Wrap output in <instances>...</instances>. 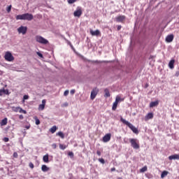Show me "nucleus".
Listing matches in <instances>:
<instances>
[{"instance_id":"1","label":"nucleus","mask_w":179,"mask_h":179,"mask_svg":"<svg viewBox=\"0 0 179 179\" xmlns=\"http://www.w3.org/2000/svg\"><path fill=\"white\" fill-rule=\"evenodd\" d=\"M34 17L32 15V14L30 13H24L22 15H18L15 17L16 20H33Z\"/></svg>"},{"instance_id":"2","label":"nucleus","mask_w":179,"mask_h":179,"mask_svg":"<svg viewBox=\"0 0 179 179\" xmlns=\"http://www.w3.org/2000/svg\"><path fill=\"white\" fill-rule=\"evenodd\" d=\"M120 121L121 122H122V124H124V125H127V127H129V128L132 130L134 134H139L138 129L135 127V126H133V124H131L129 122L127 121L125 119L122 117L120 118Z\"/></svg>"},{"instance_id":"3","label":"nucleus","mask_w":179,"mask_h":179,"mask_svg":"<svg viewBox=\"0 0 179 179\" xmlns=\"http://www.w3.org/2000/svg\"><path fill=\"white\" fill-rule=\"evenodd\" d=\"M130 143H131V148H133V149H139V148H141V145L139 144V141L136 138H129V139Z\"/></svg>"},{"instance_id":"4","label":"nucleus","mask_w":179,"mask_h":179,"mask_svg":"<svg viewBox=\"0 0 179 179\" xmlns=\"http://www.w3.org/2000/svg\"><path fill=\"white\" fill-rule=\"evenodd\" d=\"M4 59L8 62H12V61L15 60V57H13V55H12V53L10 52H6L4 55Z\"/></svg>"},{"instance_id":"5","label":"nucleus","mask_w":179,"mask_h":179,"mask_svg":"<svg viewBox=\"0 0 179 179\" xmlns=\"http://www.w3.org/2000/svg\"><path fill=\"white\" fill-rule=\"evenodd\" d=\"M36 40L37 43H40V44H48V40L43 38L41 36H36Z\"/></svg>"},{"instance_id":"6","label":"nucleus","mask_w":179,"mask_h":179,"mask_svg":"<svg viewBox=\"0 0 179 179\" xmlns=\"http://www.w3.org/2000/svg\"><path fill=\"white\" fill-rule=\"evenodd\" d=\"M11 109L13 111H14V113H20L22 114H27V111L23 110V108H20V106L18 107L12 106Z\"/></svg>"},{"instance_id":"7","label":"nucleus","mask_w":179,"mask_h":179,"mask_svg":"<svg viewBox=\"0 0 179 179\" xmlns=\"http://www.w3.org/2000/svg\"><path fill=\"white\" fill-rule=\"evenodd\" d=\"M97 94H99V88L94 87L91 92V95H90L91 100H94Z\"/></svg>"},{"instance_id":"8","label":"nucleus","mask_w":179,"mask_h":179,"mask_svg":"<svg viewBox=\"0 0 179 179\" xmlns=\"http://www.w3.org/2000/svg\"><path fill=\"white\" fill-rule=\"evenodd\" d=\"M82 13H83L82 8L78 7L76 10L74 11L73 15L75 17H80V16H82Z\"/></svg>"},{"instance_id":"9","label":"nucleus","mask_w":179,"mask_h":179,"mask_svg":"<svg viewBox=\"0 0 179 179\" xmlns=\"http://www.w3.org/2000/svg\"><path fill=\"white\" fill-rule=\"evenodd\" d=\"M17 31L19 33V34H26V33H27V27H23L21 26L19 28H17Z\"/></svg>"},{"instance_id":"10","label":"nucleus","mask_w":179,"mask_h":179,"mask_svg":"<svg viewBox=\"0 0 179 179\" xmlns=\"http://www.w3.org/2000/svg\"><path fill=\"white\" fill-rule=\"evenodd\" d=\"M111 139V134H107L103 137V142H110Z\"/></svg>"},{"instance_id":"11","label":"nucleus","mask_w":179,"mask_h":179,"mask_svg":"<svg viewBox=\"0 0 179 179\" xmlns=\"http://www.w3.org/2000/svg\"><path fill=\"white\" fill-rule=\"evenodd\" d=\"M90 33L92 36H100L101 34V33L100 32V30H99V29H96L95 31H93L92 29H90Z\"/></svg>"},{"instance_id":"12","label":"nucleus","mask_w":179,"mask_h":179,"mask_svg":"<svg viewBox=\"0 0 179 179\" xmlns=\"http://www.w3.org/2000/svg\"><path fill=\"white\" fill-rule=\"evenodd\" d=\"M126 17L125 15H119L116 17V22L122 23L124 21Z\"/></svg>"},{"instance_id":"13","label":"nucleus","mask_w":179,"mask_h":179,"mask_svg":"<svg viewBox=\"0 0 179 179\" xmlns=\"http://www.w3.org/2000/svg\"><path fill=\"white\" fill-rule=\"evenodd\" d=\"M173 40H174V35L173 34L168 35L166 38V43H171Z\"/></svg>"},{"instance_id":"14","label":"nucleus","mask_w":179,"mask_h":179,"mask_svg":"<svg viewBox=\"0 0 179 179\" xmlns=\"http://www.w3.org/2000/svg\"><path fill=\"white\" fill-rule=\"evenodd\" d=\"M170 160H179V155L175 154L169 157Z\"/></svg>"},{"instance_id":"15","label":"nucleus","mask_w":179,"mask_h":179,"mask_svg":"<svg viewBox=\"0 0 179 179\" xmlns=\"http://www.w3.org/2000/svg\"><path fill=\"white\" fill-rule=\"evenodd\" d=\"M159 106V101H152L150 103V107L153 108V107H157Z\"/></svg>"},{"instance_id":"16","label":"nucleus","mask_w":179,"mask_h":179,"mask_svg":"<svg viewBox=\"0 0 179 179\" xmlns=\"http://www.w3.org/2000/svg\"><path fill=\"white\" fill-rule=\"evenodd\" d=\"M153 113H149L145 117V120L148 121V120H152L153 119Z\"/></svg>"},{"instance_id":"17","label":"nucleus","mask_w":179,"mask_h":179,"mask_svg":"<svg viewBox=\"0 0 179 179\" xmlns=\"http://www.w3.org/2000/svg\"><path fill=\"white\" fill-rule=\"evenodd\" d=\"M176 62V60L171 59L169 63V66L170 69H174V63Z\"/></svg>"},{"instance_id":"18","label":"nucleus","mask_w":179,"mask_h":179,"mask_svg":"<svg viewBox=\"0 0 179 179\" xmlns=\"http://www.w3.org/2000/svg\"><path fill=\"white\" fill-rule=\"evenodd\" d=\"M125 100L124 98H122L120 95H117L115 98V101L117 103H120V101H124Z\"/></svg>"},{"instance_id":"19","label":"nucleus","mask_w":179,"mask_h":179,"mask_svg":"<svg viewBox=\"0 0 179 179\" xmlns=\"http://www.w3.org/2000/svg\"><path fill=\"white\" fill-rule=\"evenodd\" d=\"M43 160L44 163H49L50 162L48 154H46L45 155L43 156Z\"/></svg>"},{"instance_id":"20","label":"nucleus","mask_w":179,"mask_h":179,"mask_svg":"<svg viewBox=\"0 0 179 179\" xmlns=\"http://www.w3.org/2000/svg\"><path fill=\"white\" fill-rule=\"evenodd\" d=\"M41 170H42V171L45 173L50 170V168H48L47 165H42Z\"/></svg>"},{"instance_id":"21","label":"nucleus","mask_w":179,"mask_h":179,"mask_svg":"<svg viewBox=\"0 0 179 179\" xmlns=\"http://www.w3.org/2000/svg\"><path fill=\"white\" fill-rule=\"evenodd\" d=\"M168 175H169V171H163L161 174V178H164V177H167Z\"/></svg>"},{"instance_id":"22","label":"nucleus","mask_w":179,"mask_h":179,"mask_svg":"<svg viewBox=\"0 0 179 179\" xmlns=\"http://www.w3.org/2000/svg\"><path fill=\"white\" fill-rule=\"evenodd\" d=\"M104 97H110V91L108 90V89L106 88L104 90Z\"/></svg>"},{"instance_id":"23","label":"nucleus","mask_w":179,"mask_h":179,"mask_svg":"<svg viewBox=\"0 0 179 179\" xmlns=\"http://www.w3.org/2000/svg\"><path fill=\"white\" fill-rule=\"evenodd\" d=\"M6 124H8V118L5 117L1 120V127H3V125H6Z\"/></svg>"},{"instance_id":"24","label":"nucleus","mask_w":179,"mask_h":179,"mask_svg":"<svg viewBox=\"0 0 179 179\" xmlns=\"http://www.w3.org/2000/svg\"><path fill=\"white\" fill-rule=\"evenodd\" d=\"M118 106V102L115 101L113 103V106H112V110L113 111H115L117 110V107Z\"/></svg>"},{"instance_id":"25","label":"nucleus","mask_w":179,"mask_h":179,"mask_svg":"<svg viewBox=\"0 0 179 179\" xmlns=\"http://www.w3.org/2000/svg\"><path fill=\"white\" fill-rule=\"evenodd\" d=\"M57 131V126L55 125L53 127H52L50 129V132H51V134H55V132Z\"/></svg>"},{"instance_id":"26","label":"nucleus","mask_w":179,"mask_h":179,"mask_svg":"<svg viewBox=\"0 0 179 179\" xmlns=\"http://www.w3.org/2000/svg\"><path fill=\"white\" fill-rule=\"evenodd\" d=\"M57 135H58V136H59L60 138H62V139H64V138H65V135L64 134V133L62 131H59Z\"/></svg>"},{"instance_id":"27","label":"nucleus","mask_w":179,"mask_h":179,"mask_svg":"<svg viewBox=\"0 0 179 179\" xmlns=\"http://www.w3.org/2000/svg\"><path fill=\"white\" fill-rule=\"evenodd\" d=\"M145 171H148V166H146L140 169V173H145Z\"/></svg>"},{"instance_id":"28","label":"nucleus","mask_w":179,"mask_h":179,"mask_svg":"<svg viewBox=\"0 0 179 179\" xmlns=\"http://www.w3.org/2000/svg\"><path fill=\"white\" fill-rule=\"evenodd\" d=\"M59 149H61L62 150H65V148H66V145H63V144H59Z\"/></svg>"},{"instance_id":"29","label":"nucleus","mask_w":179,"mask_h":179,"mask_svg":"<svg viewBox=\"0 0 179 179\" xmlns=\"http://www.w3.org/2000/svg\"><path fill=\"white\" fill-rule=\"evenodd\" d=\"M10 10H12V5L8 6L6 8V11L8 13H10Z\"/></svg>"},{"instance_id":"30","label":"nucleus","mask_w":179,"mask_h":179,"mask_svg":"<svg viewBox=\"0 0 179 179\" xmlns=\"http://www.w3.org/2000/svg\"><path fill=\"white\" fill-rule=\"evenodd\" d=\"M1 90L3 92V94H9V90H8L2 89Z\"/></svg>"},{"instance_id":"31","label":"nucleus","mask_w":179,"mask_h":179,"mask_svg":"<svg viewBox=\"0 0 179 179\" xmlns=\"http://www.w3.org/2000/svg\"><path fill=\"white\" fill-rule=\"evenodd\" d=\"M44 108H45V105H44V104H40L39 105V107H38L39 110H44Z\"/></svg>"},{"instance_id":"32","label":"nucleus","mask_w":179,"mask_h":179,"mask_svg":"<svg viewBox=\"0 0 179 179\" xmlns=\"http://www.w3.org/2000/svg\"><path fill=\"white\" fill-rule=\"evenodd\" d=\"M35 121H36V125H40V120H38V118H37V117H34Z\"/></svg>"},{"instance_id":"33","label":"nucleus","mask_w":179,"mask_h":179,"mask_svg":"<svg viewBox=\"0 0 179 179\" xmlns=\"http://www.w3.org/2000/svg\"><path fill=\"white\" fill-rule=\"evenodd\" d=\"M98 160L100 163H101V164H104V163H106V161H104V159L103 158H99Z\"/></svg>"},{"instance_id":"34","label":"nucleus","mask_w":179,"mask_h":179,"mask_svg":"<svg viewBox=\"0 0 179 179\" xmlns=\"http://www.w3.org/2000/svg\"><path fill=\"white\" fill-rule=\"evenodd\" d=\"M77 0H68V3L70 4L75 3Z\"/></svg>"},{"instance_id":"35","label":"nucleus","mask_w":179,"mask_h":179,"mask_svg":"<svg viewBox=\"0 0 179 179\" xmlns=\"http://www.w3.org/2000/svg\"><path fill=\"white\" fill-rule=\"evenodd\" d=\"M29 166L30 169H34V164L32 162H30L29 164Z\"/></svg>"},{"instance_id":"36","label":"nucleus","mask_w":179,"mask_h":179,"mask_svg":"<svg viewBox=\"0 0 179 179\" xmlns=\"http://www.w3.org/2000/svg\"><path fill=\"white\" fill-rule=\"evenodd\" d=\"M36 54L40 57V58H43V54L40 53V52H36Z\"/></svg>"},{"instance_id":"37","label":"nucleus","mask_w":179,"mask_h":179,"mask_svg":"<svg viewBox=\"0 0 179 179\" xmlns=\"http://www.w3.org/2000/svg\"><path fill=\"white\" fill-rule=\"evenodd\" d=\"M69 94V90H66L64 93V96H68Z\"/></svg>"},{"instance_id":"38","label":"nucleus","mask_w":179,"mask_h":179,"mask_svg":"<svg viewBox=\"0 0 179 179\" xmlns=\"http://www.w3.org/2000/svg\"><path fill=\"white\" fill-rule=\"evenodd\" d=\"M18 155H17V152H14L13 153V157H15V159H17V157H18Z\"/></svg>"},{"instance_id":"39","label":"nucleus","mask_w":179,"mask_h":179,"mask_svg":"<svg viewBox=\"0 0 179 179\" xmlns=\"http://www.w3.org/2000/svg\"><path fill=\"white\" fill-rule=\"evenodd\" d=\"M23 99L24 100H27L29 99V95H24Z\"/></svg>"},{"instance_id":"40","label":"nucleus","mask_w":179,"mask_h":179,"mask_svg":"<svg viewBox=\"0 0 179 179\" xmlns=\"http://www.w3.org/2000/svg\"><path fill=\"white\" fill-rule=\"evenodd\" d=\"M3 141L4 142H9V138H8V137L4 138Z\"/></svg>"},{"instance_id":"41","label":"nucleus","mask_w":179,"mask_h":179,"mask_svg":"<svg viewBox=\"0 0 179 179\" xmlns=\"http://www.w3.org/2000/svg\"><path fill=\"white\" fill-rule=\"evenodd\" d=\"M52 149H55L57 148V143L52 144Z\"/></svg>"},{"instance_id":"42","label":"nucleus","mask_w":179,"mask_h":179,"mask_svg":"<svg viewBox=\"0 0 179 179\" xmlns=\"http://www.w3.org/2000/svg\"><path fill=\"white\" fill-rule=\"evenodd\" d=\"M96 155H98V156H101V152H100V150H97Z\"/></svg>"},{"instance_id":"43","label":"nucleus","mask_w":179,"mask_h":179,"mask_svg":"<svg viewBox=\"0 0 179 179\" xmlns=\"http://www.w3.org/2000/svg\"><path fill=\"white\" fill-rule=\"evenodd\" d=\"M122 28V27L121 25H118L117 26V31H120V30H121Z\"/></svg>"},{"instance_id":"44","label":"nucleus","mask_w":179,"mask_h":179,"mask_svg":"<svg viewBox=\"0 0 179 179\" xmlns=\"http://www.w3.org/2000/svg\"><path fill=\"white\" fill-rule=\"evenodd\" d=\"M94 64H101V62L99 61V60H96L93 62Z\"/></svg>"},{"instance_id":"45","label":"nucleus","mask_w":179,"mask_h":179,"mask_svg":"<svg viewBox=\"0 0 179 179\" xmlns=\"http://www.w3.org/2000/svg\"><path fill=\"white\" fill-rule=\"evenodd\" d=\"M71 94H75V90H71L70 91Z\"/></svg>"},{"instance_id":"46","label":"nucleus","mask_w":179,"mask_h":179,"mask_svg":"<svg viewBox=\"0 0 179 179\" xmlns=\"http://www.w3.org/2000/svg\"><path fill=\"white\" fill-rule=\"evenodd\" d=\"M23 118H24V117H23V115H19V119L20 120H23Z\"/></svg>"},{"instance_id":"47","label":"nucleus","mask_w":179,"mask_h":179,"mask_svg":"<svg viewBox=\"0 0 179 179\" xmlns=\"http://www.w3.org/2000/svg\"><path fill=\"white\" fill-rule=\"evenodd\" d=\"M69 156H71L72 157H73V152H69Z\"/></svg>"},{"instance_id":"48","label":"nucleus","mask_w":179,"mask_h":179,"mask_svg":"<svg viewBox=\"0 0 179 179\" xmlns=\"http://www.w3.org/2000/svg\"><path fill=\"white\" fill-rule=\"evenodd\" d=\"M45 103H46L45 99H43L42 104H43V106H45Z\"/></svg>"},{"instance_id":"49","label":"nucleus","mask_w":179,"mask_h":179,"mask_svg":"<svg viewBox=\"0 0 179 179\" xmlns=\"http://www.w3.org/2000/svg\"><path fill=\"white\" fill-rule=\"evenodd\" d=\"M148 87H149V84H148V83H146V84L145 85V89H148Z\"/></svg>"},{"instance_id":"50","label":"nucleus","mask_w":179,"mask_h":179,"mask_svg":"<svg viewBox=\"0 0 179 179\" xmlns=\"http://www.w3.org/2000/svg\"><path fill=\"white\" fill-rule=\"evenodd\" d=\"M0 96H3V92L2 90H0Z\"/></svg>"},{"instance_id":"51","label":"nucleus","mask_w":179,"mask_h":179,"mask_svg":"<svg viewBox=\"0 0 179 179\" xmlns=\"http://www.w3.org/2000/svg\"><path fill=\"white\" fill-rule=\"evenodd\" d=\"M110 171H115V167L112 168V169H110Z\"/></svg>"},{"instance_id":"52","label":"nucleus","mask_w":179,"mask_h":179,"mask_svg":"<svg viewBox=\"0 0 179 179\" xmlns=\"http://www.w3.org/2000/svg\"><path fill=\"white\" fill-rule=\"evenodd\" d=\"M117 179H122V178H121V177H119V178H117Z\"/></svg>"},{"instance_id":"53","label":"nucleus","mask_w":179,"mask_h":179,"mask_svg":"<svg viewBox=\"0 0 179 179\" xmlns=\"http://www.w3.org/2000/svg\"><path fill=\"white\" fill-rule=\"evenodd\" d=\"M65 106H68V103H65Z\"/></svg>"}]
</instances>
